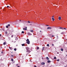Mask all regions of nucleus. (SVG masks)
I'll list each match as a JSON object with an SVG mask.
<instances>
[{"instance_id": "f257e3e1", "label": "nucleus", "mask_w": 67, "mask_h": 67, "mask_svg": "<svg viewBox=\"0 0 67 67\" xmlns=\"http://www.w3.org/2000/svg\"><path fill=\"white\" fill-rule=\"evenodd\" d=\"M26 43L27 44H30V41H29V40L28 39H27L26 40Z\"/></svg>"}, {"instance_id": "f03ea898", "label": "nucleus", "mask_w": 67, "mask_h": 67, "mask_svg": "<svg viewBox=\"0 0 67 67\" xmlns=\"http://www.w3.org/2000/svg\"><path fill=\"white\" fill-rule=\"evenodd\" d=\"M29 49H30V48H28V47L26 48V50H27V51H29Z\"/></svg>"}, {"instance_id": "7ed1b4c3", "label": "nucleus", "mask_w": 67, "mask_h": 67, "mask_svg": "<svg viewBox=\"0 0 67 67\" xmlns=\"http://www.w3.org/2000/svg\"><path fill=\"white\" fill-rule=\"evenodd\" d=\"M47 29H52V27H48L47 28Z\"/></svg>"}, {"instance_id": "20e7f679", "label": "nucleus", "mask_w": 67, "mask_h": 67, "mask_svg": "<svg viewBox=\"0 0 67 67\" xmlns=\"http://www.w3.org/2000/svg\"><path fill=\"white\" fill-rule=\"evenodd\" d=\"M41 65H45V63L44 62H42L41 63Z\"/></svg>"}, {"instance_id": "39448f33", "label": "nucleus", "mask_w": 67, "mask_h": 67, "mask_svg": "<svg viewBox=\"0 0 67 67\" xmlns=\"http://www.w3.org/2000/svg\"><path fill=\"white\" fill-rule=\"evenodd\" d=\"M9 48H10V49H11V50H12V49H13V48H12L11 47H9Z\"/></svg>"}, {"instance_id": "423d86ee", "label": "nucleus", "mask_w": 67, "mask_h": 67, "mask_svg": "<svg viewBox=\"0 0 67 67\" xmlns=\"http://www.w3.org/2000/svg\"><path fill=\"white\" fill-rule=\"evenodd\" d=\"M3 45H6V42H4L3 43Z\"/></svg>"}, {"instance_id": "0eeeda50", "label": "nucleus", "mask_w": 67, "mask_h": 67, "mask_svg": "<svg viewBox=\"0 0 67 67\" xmlns=\"http://www.w3.org/2000/svg\"><path fill=\"white\" fill-rule=\"evenodd\" d=\"M59 20H61V16H59Z\"/></svg>"}, {"instance_id": "6e6552de", "label": "nucleus", "mask_w": 67, "mask_h": 67, "mask_svg": "<svg viewBox=\"0 0 67 67\" xmlns=\"http://www.w3.org/2000/svg\"><path fill=\"white\" fill-rule=\"evenodd\" d=\"M52 20H52L53 21H54V20H55V19H54V18H52Z\"/></svg>"}, {"instance_id": "1a4fd4ad", "label": "nucleus", "mask_w": 67, "mask_h": 67, "mask_svg": "<svg viewBox=\"0 0 67 67\" xmlns=\"http://www.w3.org/2000/svg\"><path fill=\"white\" fill-rule=\"evenodd\" d=\"M46 58L47 59V60H49V59L48 57H47Z\"/></svg>"}, {"instance_id": "9d476101", "label": "nucleus", "mask_w": 67, "mask_h": 67, "mask_svg": "<svg viewBox=\"0 0 67 67\" xmlns=\"http://www.w3.org/2000/svg\"><path fill=\"white\" fill-rule=\"evenodd\" d=\"M28 35H32V34H30V33H28Z\"/></svg>"}, {"instance_id": "9b49d317", "label": "nucleus", "mask_w": 67, "mask_h": 67, "mask_svg": "<svg viewBox=\"0 0 67 67\" xmlns=\"http://www.w3.org/2000/svg\"><path fill=\"white\" fill-rule=\"evenodd\" d=\"M65 32H63L61 33V34H64Z\"/></svg>"}, {"instance_id": "f8f14e48", "label": "nucleus", "mask_w": 67, "mask_h": 67, "mask_svg": "<svg viewBox=\"0 0 67 67\" xmlns=\"http://www.w3.org/2000/svg\"><path fill=\"white\" fill-rule=\"evenodd\" d=\"M21 45L22 46H24L25 45V44L24 43L23 44H22Z\"/></svg>"}, {"instance_id": "ddd939ff", "label": "nucleus", "mask_w": 67, "mask_h": 67, "mask_svg": "<svg viewBox=\"0 0 67 67\" xmlns=\"http://www.w3.org/2000/svg\"><path fill=\"white\" fill-rule=\"evenodd\" d=\"M48 63H51V61L49 60H48Z\"/></svg>"}, {"instance_id": "4468645a", "label": "nucleus", "mask_w": 67, "mask_h": 67, "mask_svg": "<svg viewBox=\"0 0 67 67\" xmlns=\"http://www.w3.org/2000/svg\"><path fill=\"white\" fill-rule=\"evenodd\" d=\"M11 61H12V62H13V59H11Z\"/></svg>"}, {"instance_id": "2eb2a0df", "label": "nucleus", "mask_w": 67, "mask_h": 67, "mask_svg": "<svg viewBox=\"0 0 67 67\" xmlns=\"http://www.w3.org/2000/svg\"><path fill=\"white\" fill-rule=\"evenodd\" d=\"M49 46V44H47V46L48 47V46Z\"/></svg>"}, {"instance_id": "dca6fc26", "label": "nucleus", "mask_w": 67, "mask_h": 67, "mask_svg": "<svg viewBox=\"0 0 67 67\" xmlns=\"http://www.w3.org/2000/svg\"><path fill=\"white\" fill-rule=\"evenodd\" d=\"M61 51H63V49L62 48H61Z\"/></svg>"}, {"instance_id": "f3484780", "label": "nucleus", "mask_w": 67, "mask_h": 67, "mask_svg": "<svg viewBox=\"0 0 67 67\" xmlns=\"http://www.w3.org/2000/svg\"><path fill=\"white\" fill-rule=\"evenodd\" d=\"M63 29H64V30H67V29H66V28H63Z\"/></svg>"}, {"instance_id": "a211bd4d", "label": "nucleus", "mask_w": 67, "mask_h": 67, "mask_svg": "<svg viewBox=\"0 0 67 67\" xmlns=\"http://www.w3.org/2000/svg\"><path fill=\"white\" fill-rule=\"evenodd\" d=\"M30 32H33V30H31L30 31Z\"/></svg>"}, {"instance_id": "6ab92c4d", "label": "nucleus", "mask_w": 67, "mask_h": 67, "mask_svg": "<svg viewBox=\"0 0 67 67\" xmlns=\"http://www.w3.org/2000/svg\"><path fill=\"white\" fill-rule=\"evenodd\" d=\"M37 49H39V47H37Z\"/></svg>"}, {"instance_id": "aec40b11", "label": "nucleus", "mask_w": 67, "mask_h": 67, "mask_svg": "<svg viewBox=\"0 0 67 67\" xmlns=\"http://www.w3.org/2000/svg\"><path fill=\"white\" fill-rule=\"evenodd\" d=\"M54 59H56V57H54Z\"/></svg>"}, {"instance_id": "412c9836", "label": "nucleus", "mask_w": 67, "mask_h": 67, "mask_svg": "<svg viewBox=\"0 0 67 67\" xmlns=\"http://www.w3.org/2000/svg\"><path fill=\"white\" fill-rule=\"evenodd\" d=\"M14 51H16V48H15L14 49Z\"/></svg>"}, {"instance_id": "4be33fe9", "label": "nucleus", "mask_w": 67, "mask_h": 67, "mask_svg": "<svg viewBox=\"0 0 67 67\" xmlns=\"http://www.w3.org/2000/svg\"><path fill=\"white\" fill-rule=\"evenodd\" d=\"M21 33H24V31H22L21 32Z\"/></svg>"}, {"instance_id": "5701e85b", "label": "nucleus", "mask_w": 67, "mask_h": 67, "mask_svg": "<svg viewBox=\"0 0 67 67\" xmlns=\"http://www.w3.org/2000/svg\"><path fill=\"white\" fill-rule=\"evenodd\" d=\"M60 29H62V30H64V29H63V28H61V27H60Z\"/></svg>"}, {"instance_id": "b1692460", "label": "nucleus", "mask_w": 67, "mask_h": 67, "mask_svg": "<svg viewBox=\"0 0 67 67\" xmlns=\"http://www.w3.org/2000/svg\"><path fill=\"white\" fill-rule=\"evenodd\" d=\"M6 27L7 28H8V27H8V26H6Z\"/></svg>"}, {"instance_id": "393cba45", "label": "nucleus", "mask_w": 67, "mask_h": 67, "mask_svg": "<svg viewBox=\"0 0 67 67\" xmlns=\"http://www.w3.org/2000/svg\"><path fill=\"white\" fill-rule=\"evenodd\" d=\"M5 34H8V32H7V31H6L5 32Z\"/></svg>"}, {"instance_id": "a878e982", "label": "nucleus", "mask_w": 67, "mask_h": 67, "mask_svg": "<svg viewBox=\"0 0 67 67\" xmlns=\"http://www.w3.org/2000/svg\"><path fill=\"white\" fill-rule=\"evenodd\" d=\"M8 26H10V25L8 24Z\"/></svg>"}, {"instance_id": "bb28decb", "label": "nucleus", "mask_w": 67, "mask_h": 67, "mask_svg": "<svg viewBox=\"0 0 67 67\" xmlns=\"http://www.w3.org/2000/svg\"><path fill=\"white\" fill-rule=\"evenodd\" d=\"M13 37V35H12L11 37Z\"/></svg>"}, {"instance_id": "cd10ccee", "label": "nucleus", "mask_w": 67, "mask_h": 67, "mask_svg": "<svg viewBox=\"0 0 67 67\" xmlns=\"http://www.w3.org/2000/svg\"><path fill=\"white\" fill-rule=\"evenodd\" d=\"M11 56L12 57H13V55H11Z\"/></svg>"}, {"instance_id": "c85d7f7f", "label": "nucleus", "mask_w": 67, "mask_h": 67, "mask_svg": "<svg viewBox=\"0 0 67 67\" xmlns=\"http://www.w3.org/2000/svg\"><path fill=\"white\" fill-rule=\"evenodd\" d=\"M44 48H45V47H43V49H44Z\"/></svg>"}, {"instance_id": "c756f323", "label": "nucleus", "mask_w": 67, "mask_h": 67, "mask_svg": "<svg viewBox=\"0 0 67 67\" xmlns=\"http://www.w3.org/2000/svg\"><path fill=\"white\" fill-rule=\"evenodd\" d=\"M7 8H9V6H7Z\"/></svg>"}, {"instance_id": "7c9ffc66", "label": "nucleus", "mask_w": 67, "mask_h": 67, "mask_svg": "<svg viewBox=\"0 0 67 67\" xmlns=\"http://www.w3.org/2000/svg\"><path fill=\"white\" fill-rule=\"evenodd\" d=\"M28 22L29 23H30V22L29 21H28Z\"/></svg>"}, {"instance_id": "2f4dec72", "label": "nucleus", "mask_w": 67, "mask_h": 67, "mask_svg": "<svg viewBox=\"0 0 67 67\" xmlns=\"http://www.w3.org/2000/svg\"><path fill=\"white\" fill-rule=\"evenodd\" d=\"M46 25V26H49L48 25Z\"/></svg>"}, {"instance_id": "473e14b6", "label": "nucleus", "mask_w": 67, "mask_h": 67, "mask_svg": "<svg viewBox=\"0 0 67 67\" xmlns=\"http://www.w3.org/2000/svg\"><path fill=\"white\" fill-rule=\"evenodd\" d=\"M52 45L53 46H54V44H52Z\"/></svg>"}, {"instance_id": "72a5a7b5", "label": "nucleus", "mask_w": 67, "mask_h": 67, "mask_svg": "<svg viewBox=\"0 0 67 67\" xmlns=\"http://www.w3.org/2000/svg\"><path fill=\"white\" fill-rule=\"evenodd\" d=\"M42 51H44V49H42Z\"/></svg>"}, {"instance_id": "f704fd0d", "label": "nucleus", "mask_w": 67, "mask_h": 67, "mask_svg": "<svg viewBox=\"0 0 67 67\" xmlns=\"http://www.w3.org/2000/svg\"><path fill=\"white\" fill-rule=\"evenodd\" d=\"M59 59H58V60H57V61H58V62H59Z\"/></svg>"}, {"instance_id": "c9c22d12", "label": "nucleus", "mask_w": 67, "mask_h": 67, "mask_svg": "<svg viewBox=\"0 0 67 67\" xmlns=\"http://www.w3.org/2000/svg\"><path fill=\"white\" fill-rule=\"evenodd\" d=\"M23 29L24 30H25V28H23Z\"/></svg>"}, {"instance_id": "e433bc0d", "label": "nucleus", "mask_w": 67, "mask_h": 67, "mask_svg": "<svg viewBox=\"0 0 67 67\" xmlns=\"http://www.w3.org/2000/svg\"><path fill=\"white\" fill-rule=\"evenodd\" d=\"M1 53H2V54H3V52H1Z\"/></svg>"}, {"instance_id": "4c0bfd02", "label": "nucleus", "mask_w": 67, "mask_h": 67, "mask_svg": "<svg viewBox=\"0 0 67 67\" xmlns=\"http://www.w3.org/2000/svg\"><path fill=\"white\" fill-rule=\"evenodd\" d=\"M25 30H27V29H25Z\"/></svg>"}, {"instance_id": "58836bf2", "label": "nucleus", "mask_w": 67, "mask_h": 67, "mask_svg": "<svg viewBox=\"0 0 67 67\" xmlns=\"http://www.w3.org/2000/svg\"><path fill=\"white\" fill-rule=\"evenodd\" d=\"M57 54H59V52H57Z\"/></svg>"}, {"instance_id": "ea45409f", "label": "nucleus", "mask_w": 67, "mask_h": 67, "mask_svg": "<svg viewBox=\"0 0 67 67\" xmlns=\"http://www.w3.org/2000/svg\"><path fill=\"white\" fill-rule=\"evenodd\" d=\"M54 35H52V37H54Z\"/></svg>"}, {"instance_id": "a19ab883", "label": "nucleus", "mask_w": 67, "mask_h": 67, "mask_svg": "<svg viewBox=\"0 0 67 67\" xmlns=\"http://www.w3.org/2000/svg\"><path fill=\"white\" fill-rule=\"evenodd\" d=\"M25 29H27V27H25Z\"/></svg>"}, {"instance_id": "79ce46f5", "label": "nucleus", "mask_w": 67, "mask_h": 67, "mask_svg": "<svg viewBox=\"0 0 67 67\" xmlns=\"http://www.w3.org/2000/svg\"><path fill=\"white\" fill-rule=\"evenodd\" d=\"M1 36V34H0V36Z\"/></svg>"}, {"instance_id": "37998d69", "label": "nucleus", "mask_w": 67, "mask_h": 67, "mask_svg": "<svg viewBox=\"0 0 67 67\" xmlns=\"http://www.w3.org/2000/svg\"><path fill=\"white\" fill-rule=\"evenodd\" d=\"M34 67H36V66H34Z\"/></svg>"}, {"instance_id": "c03bdc74", "label": "nucleus", "mask_w": 67, "mask_h": 67, "mask_svg": "<svg viewBox=\"0 0 67 67\" xmlns=\"http://www.w3.org/2000/svg\"><path fill=\"white\" fill-rule=\"evenodd\" d=\"M54 16H52V17L53 18V17H54Z\"/></svg>"}, {"instance_id": "a18cd8bd", "label": "nucleus", "mask_w": 67, "mask_h": 67, "mask_svg": "<svg viewBox=\"0 0 67 67\" xmlns=\"http://www.w3.org/2000/svg\"><path fill=\"white\" fill-rule=\"evenodd\" d=\"M32 24H30V25H32Z\"/></svg>"}, {"instance_id": "49530a36", "label": "nucleus", "mask_w": 67, "mask_h": 67, "mask_svg": "<svg viewBox=\"0 0 67 67\" xmlns=\"http://www.w3.org/2000/svg\"><path fill=\"white\" fill-rule=\"evenodd\" d=\"M58 36H57V38H58Z\"/></svg>"}, {"instance_id": "de8ad7c7", "label": "nucleus", "mask_w": 67, "mask_h": 67, "mask_svg": "<svg viewBox=\"0 0 67 67\" xmlns=\"http://www.w3.org/2000/svg\"><path fill=\"white\" fill-rule=\"evenodd\" d=\"M41 31H40V32H41Z\"/></svg>"}, {"instance_id": "09e8293b", "label": "nucleus", "mask_w": 67, "mask_h": 67, "mask_svg": "<svg viewBox=\"0 0 67 67\" xmlns=\"http://www.w3.org/2000/svg\"><path fill=\"white\" fill-rule=\"evenodd\" d=\"M17 67H20V66H18Z\"/></svg>"}, {"instance_id": "8fccbe9b", "label": "nucleus", "mask_w": 67, "mask_h": 67, "mask_svg": "<svg viewBox=\"0 0 67 67\" xmlns=\"http://www.w3.org/2000/svg\"><path fill=\"white\" fill-rule=\"evenodd\" d=\"M21 21V20H20V21Z\"/></svg>"}, {"instance_id": "3c124183", "label": "nucleus", "mask_w": 67, "mask_h": 67, "mask_svg": "<svg viewBox=\"0 0 67 67\" xmlns=\"http://www.w3.org/2000/svg\"><path fill=\"white\" fill-rule=\"evenodd\" d=\"M17 15H19V14H17Z\"/></svg>"}, {"instance_id": "603ef678", "label": "nucleus", "mask_w": 67, "mask_h": 67, "mask_svg": "<svg viewBox=\"0 0 67 67\" xmlns=\"http://www.w3.org/2000/svg\"><path fill=\"white\" fill-rule=\"evenodd\" d=\"M31 23H32V22H31Z\"/></svg>"}, {"instance_id": "864d4df0", "label": "nucleus", "mask_w": 67, "mask_h": 67, "mask_svg": "<svg viewBox=\"0 0 67 67\" xmlns=\"http://www.w3.org/2000/svg\"><path fill=\"white\" fill-rule=\"evenodd\" d=\"M9 8H10V7H9Z\"/></svg>"}, {"instance_id": "5fc2aeb1", "label": "nucleus", "mask_w": 67, "mask_h": 67, "mask_svg": "<svg viewBox=\"0 0 67 67\" xmlns=\"http://www.w3.org/2000/svg\"><path fill=\"white\" fill-rule=\"evenodd\" d=\"M18 65V64H17V65Z\"/></svg>"}, {"instance_id": "6e6d98bb", "label": "nucleus", "mask_w": 67, "mask_h": 67, "mask_svg": "<svg viewBox=\"0 0 67 67\" xmlns=\"http://www.w3.org/2000/svg\"><path fill=\"white\" fill-rule=\"evenodd\" d=\"M18 65V64H17V65Z\"/></svg>"}, {"instance_id": "4d7b16f0", "label": "nucleus", "mask_w": 67, "mask_h": 67, "mask_svg": "<svg viewBox=\"0 0 67 67\" xmlns=\"http://www.w3.org/2000/svg\"><path fill=\"white\" fill-rule=\"evenodd\" d=\"M18 65V64H17V65Z\"/></svg>"}, {"instance_id": "13d9d810", "label": "nucleus", "mask_w": 67, "mask_h": 67, "mask_svg": "<svg viewBox=\"0 0 67 67\" xmlns=\"http://www.w3.org/2000/svg\"><path fill=\"white\" fill-rule=\"evenodd\" d=\"M42 59H43V58H42Z\"/></svg>"}]
</instances>
